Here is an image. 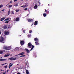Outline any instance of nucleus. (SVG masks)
Returning <instances> with one entry per match:
<instances>
[{
  "mask_svg": "<svg viewBox=\"0 0 74 74\" xmlns=\"http://www.w3.org/2000/svg\"><path fill=\"white\" fill-rule=\"evenodd\" d=\"M12 3V1H11L10 2V3Z\"/></svg>",
  "mask_w": 74,
  "mask_h": 74,
  "instance_id": "39",
  "label": "nucleus"
},
{
  "mask_svg": "<svg viewBox=\"0 0 74 74\" xmlns=\"http://www.w3.org/2000/svg\"><path fill=\"white\" fill-rule=\"evenodd\" d=\"M4 52L3 51H0V54H3V53Z\"/></svg>",
  "mask_w": 74,
  "mask_h": 74,
  "instance_id": "20",
  "label": "nucleus"
},
{
  "mask_svg": "<svg viewBox=\"0 0 74 74\" xmlns=\"http://www.w3.org/2000/svg\"><path fill=\"white\" fill-rule=\"evenodd\" d=\"M12 7V5H9V8H11Z\"/></svg>",
  "mask_w": 74,
  "mask_h": 74,
  "instance_id": "25",
  "label": "nucleus"
},
{
  "mask_svg": "<svg viewBox=\"0 0 74 74\" xmlns=\"http://www.w3.org/2000/svg\"><path fill=\"white\" fill-rule=\"evenodd\" d=\"M29 33H32V30L29 31Z\"/></svg>",
  "mask_w": 74,
  "mask_h": 74,
  "instance_id": "30",
  "label": "nucleus"
},
{
  "mask_svg": "<svg viewBox=\"0 0 74 74\" xmlns=\"http://www.w3.org/2000/svg\"><path fill=\"white\" fill-rule=\"evenodd\" d=\"M11 63H10V64H9V66H10V67H12V65H13V64H12Z\"/></svg>",
  "mask_w": 74,
  "mask_h": 74,
  "instance_id": "16",
  "label": "nucleus"
},
{
  "mask_svg": "<svg viewBox=\"0 0 74 74\" xmlns=\"http://www.w3.org/2000/svg\"><path fill=\"white\" fill-rule=\"evenodd\" d=\"M10 66H9V69H10Z\"/></svg>",
  "mask_w": 74,
  "mask_h": 74,
  "instance_id": "46",
  "label": "nucleus"
},
{
  "mask_svg": "<svg viewBox=\"0 0 74 74\" xmlns=\"http://www.w3.org/2000/svg\"><path fill=\"white\" fill-rule=\"evenodd\" d=\"M4 41V39L3 37H2L1 38V39L0 40V42H3V41Z\"/></svg>",
  "mask_w": 74,
  "mask_h": 74,
  "instance_id": "6",
  "label": "nucleus"
},
{
  "mask_svg": "<svg viewBox=\"0 0 74 74\" xmlns=\"http://www.w3.org/2000/svg\"><path fill=\"white\" fill-rule=\"evenodd\" d=\"M4 49H6V50H10L11 49V46H9L8 47H5L3 48Z\"/></svg>",
  "mask_w": 74,
  "mask_h": 74,
  "instance_id": "2",
  "label": "nucleus"
},
{
  "mask_svg": "<svg viewBox=\"0 0 74 74\" xmlns=\"http://www.w3.org/2000/svg\"><path fill=\"white\" fill-rule=\"evenodd\" d=\"M38 24V21H36L34 23V25H37Z\"/></svg>",
  "mask_w": 74,
  "mask_h": 74,
  "instance_id": "15",
  "label": "nucleus"
},
{
  "mask_svg": "<svg viewBox=\"0 0 74 74\" xmlns=\"http://www.w3.org/2000/svg\"><path fill=\"white\" fill-rule=\"evenodd\" d=\"M16 12H18L19 11V10H16Z\"/></svg>",
  "mask_w": 74,
  "mask_h": 74,
  "instance_id": "34",
  "label": "nucleus"
},
{
  "mask_svg": "<svg viewBox=\"0 0 74 74\" xmlns=\"http://www.w3.org/2000/svg\"><path fill=\"white\" fill-rule=\"evenodd\" d=\"M37 5H35L34 6V8L35 9H37Z\"/></svg>",
  "mask_w": 74,
  "mask_h": 74,
  "instance_id": "19",
  "label": "nucleus"
},
{
  "mask_svg": "<svg viewBox=\"0 0 74 74\" xmlns=\"http://www.w3.org/2000/svg\"><path fill=\"white\" fill-rule=\"evenodd\" d=\"M34 40L35 41H36V42H38V38H35Z\"/></svg>",
  "mask_w": 74,
  "mask_h": 74,
  "instance_id": "9",
  "label": "nucleus"
},
{
  "mask_svg": "<svg viewBox=\"0 0 74 74\" xmlns=\"http://www.w3.org/2000/svg\"><path fill=\"white\" fill-rule=\"evenodd\" d=\"M29 14H28L27 15V16H29Z\"/></svg>",
  "mask_w": 74,
  "mask_h": 74,
  "instance_id": "50",
  "label": "nucleus"
},
{
  "mask_svg": "<svg viewBox=\"0 0 74 74\" xmlns=\"http://www.w3.org/2000/svg\"><path fill=\"white\" fill-rule=\"evenodd\" d=\"M4 19H5V17H3L1 19L0 21H3L4 20Z\"/></svg>",
  "mask_w": 74,
  "mask_h": 74,
  "instance_id": "14",
  "label": "nucleus"
},
{
  "mask_svg": "<svg viewBox=\"0 0 74 74\" xmlns=\"http://www.w3.org/2000/svg\"><path fill=\"white\" fill-rule=\"evenodd\" d=\"M16 6H18V4H16Z\"/></svg>",
  "mask_w": 74,
  "mask_h": 74,
  "instance_id": "41",
  "label": "nucleus"
},
{
  "mask_svg": "<svg viewBox=\"0 0 74 74\" xmlns=\"http://www.w3.org/2000/svg\"><path fill=\"white\" fill-rule=\"evenodd\" d=\"M8 20H9V18H8L6 19H5L4 21H8Z\"/></svg>",
  "mask_w": 74,
  "mask_h": 74,
  "instance_id": "27",
  "label": "nucleus"
},
{
  "mask_svg": "<svg viewBox=\"0 0 74 74\" xmlns=\"http://www.w3.org/2000/svg\"><path fill=\"white\" fill-rule=\"evenodd\" d=\"M4 11V9H3L1 10V11Z\"/></svg>",
  "mask_w": 74,
  "mask_h": 74,
  "instance_id": "42",
  "label": "nucleus"
},
{
  "mask_svg": "<svg viewBox=\"0 0 74 74\" xmlns=\"http://www.w3.org/2000/svg\"><path fill=\"white\" fill-rule=\"evenodd\" d=\"M5 23H8V21H5Z\"/></svg>",
  "mask_w": 74,
  "mask_h": 74,
  "instance_id": "35",
  "label": "nucleus"
},
{
  "mask_svg": "<svg viewBox=\"0 0 74 74\" xmlns=\"http://www.w3.org/2000/svg\"><path fill=\"white\" fill-rule=\"evenodd\" d=\"M19 17H17L16 18V21H19Z\"/></svg>",
  "mask_w": 74,
  "mask_h": 74,
  "instance_id": "17",
  "label": "nucleus"
},
{
  "mask_svg": "<svg viewBox=\"0 0 74 74\" xmlns=\"http://www.w3.org/2000/svg\"><path fill=\"white\" fill-rule=\"evenodd\" d=\"M28 47H31L32 46V47L31 49L29 51H31L33 50V48H34V46L32 45V44H31L30 43H28Z\"/></svg>",
  "mask_w": 74,
  "mask_h": 74,
  "instance_id": "1",
  "label": "nucleus"
},
{
  "mask_svg": "<svg viewBox=\"0 0 74 74\" xmlns=\"http://www.w3.org/2000/svg\"><path fill=\"white\" fill-rule=\"evenodd\" d=\"M28 36L29 37H30V35H28Z\"/></svg>",
  "mask_w": 74,
  "mask_h": 74,
  "instance_id": "38",
  "label": "nucleus"
},
{
  "mask_svg": "<svg viewBox=\"0 0 74 74\" xmlns=\"http://www.w3.org/2000/svg\"><path fill=\"white\" fill-rule=\"evenodd\" d=\"M9 4H10V3H8L7 5H6V6H7V5H9Z\"/></svg>",
  "mask_w": 74,
  "mask_h": 74,
  "instance_id": "44",
  "label": "nucleus"
},
{
  "mask_svg": "<svg viewBox=\"0 0 74 74\" xmlns=\"http://www.w3.org/2000/svg\"><path fill=\"white\" fill-rule=\"evenodd\" d=\"M48 6H49V4H48Z\"/></svg>",
  "mask_w": 74,
  "mask_h": 74,
  "instance_id": "49",
  "label": "nucleus"
},
{
  "mask_svg": "<svg viewBox=\"0 0 74 74\" xmlns=\"http://www.w3.org/2000/svg\"><path fill=\"white\" fill-rule=\"evenodd\" d=\"M43 15L44 17H45L46 16H47V14L46 13H44L43 14Z\"/></svg>",
  "mask_w": 74,
  "mask_h": 74,
  "instance_id": "21",
  "label": "nucleus"
},
{
  "mask_svg": "<svg viewBox=\"0 0 74 74\" xmlns=\"http://www.w3.org/2000/svg\"><path fill=\"white\" fill-rule=\"evenodd\" d=\"M49 12L48 11H47V10H45V12Z\"/></svg>",
  "mask_w": 74,
  "mask_h": 74,
  "instance_id": "31",
  "label": "nucleus"
},
{
  "mask_svg": "<svg viewBox=\"0 0 74 74\" xmlns=\"http://www.w3.org/2000/svg\"><path fill=\"white\" fill-rule=\"evenodd\" d=\"M25 50L27 52V53H30V51H29V50L27 49H25Z\"/></svg>",
  "mask_w": 74,
  "mask_h": 74,
  "instance_id": "10",
  "label": "nucleus"
},
{
  "mask_svg": "<svg viewBox=\"0 0 74 74\" xmlns=\"http://www.w3.org/2000/svg\"><path fill=\"white\" fill-rule=\"evenodd\" d=\"M1 32L0 31V34H1Z\"/></svg>",
  "mask_w": 74,
  "mask_h": 74,
  "instance_id": "45",
  "label": "nucleus"
},
{
  "mask_svg": "<svg viewBox=\"0 0 74 74\" xmlns=\"http://www.w3.org/2000/svg\"><path fill=\"white\" fill-rule=\"evenodd\" d=\"M11 14H14V12L13 11H12V13H11Z\"/></svg>",
  "mask_w": 74,
  "mask_h": 74,
  "instance_id": "33",
  "label": "nucleus"
},
{
  "mask_svg": "<svg viewBox=\"0 0 74 74\" xmlns=\"http://www.w3.org/2000/svg\"><path fill=\"white\" fill-rule=\"evenodd\" d=\"M4 64H2V66H3V65H4Z\"/></svg>",
  "mask_w": 74,
  "mask_h": 74,
  "instance_id": "48",
  "label": "nucleus"
},
{
  "mask_svg": "<svg viewBox=\"0 0 74 74\" xmlns=\"http://www.w3.org/2000/svg\"><path fill=\"white\" fill-rule=\"evenodd\" d=\"M12 27V26L11 25H9L8 27V28H11Z\"/></svg>",
  "mask_w": 74,
  "mask_h": 74,
  "instance_id": "29",
  "label": "nucleus"
},
{
  "mask_svg": "<svg viewBox=\"0 0 74 74\" xmlns=\"http://www.w3.org/2000/svg\"><path fill=\"white\" fill-rule=\"evenodd\" d=\"M15 50L16 51H19V49L18 48H15Z\"/></svg>",
  "mask_w": 74,
  "mask_h": 74,
  "instance_id": "18",
  "label": "nucleus"
},
{
  "mask_svg": "<svg viewBox=\"0 0 74 74\" xmlns=\"http://www.w3.org/2000/svg\"><path fill=\"white\" fill-rule=\"evenodd\" d=\"M25 31H26L25 30H23V32L24 33H25Z\"/></svg>",
  "mask_w": 74,
  "mask_h": 74,
  "instance_id": "36",
  "label": "nucleus"
},
{
  "mask_svg": "<svg viewBox=\"0 0 74 74\" xmlns=\"http://www.w3.org/2000/svg\"><path fill=\"white\" fill-rule=\"evenodd\" d=\"M3 7V5L1 4L0 5V8H2Z\"/></svg>",
  "mask_w": 74,
  "mask_h": 74,
  "instance_id": "23",
  "label": "nucleus"
},
{
  "mask_svg": "<svg viewBox=\"0 0 74 74\" xmlns=\"http://www.w3.org/2000/svg\"><path fill=\"white\" fill-rule=\"evenodd\" d=\"M24 54H25V53L24 52H22L21 53H20L18 55H24Z\"/></svg>",
  "mask_w": 74,
  "mask_h": 74,
  "instance_id": "11",
  "label": "nucleus"
},
{
  "mask_svg": "<svg viewBox=\"0 0 74 74\" xmlns=\"http://www.w3.org/2000/svg\"><path fill=\"white\" fill-rule=\"evenodd\" d=\"M26 73L27 74H29V71L28 70H26Z\"/></svg>",
  "mask_w": 74,
  "mask_h": 74,
  "instance_id": "22",
  "label": "nucleus"
},
{
  "mask_svg": "<svg viewBox=\"0 0 74 74\" xmlns=\"http://www.w3.org/2000/svg\"><path fill=\"white\" fill-rule=\"evenodd\" d=\"M3 74H5V73H3Z\"/></svg>",
  "mask_w": 74,
  "mask_h": 74,
  "instance_id": "47",
  "label": "nucleus"
},
{
  "mask_svg": "<svg viewBox=\"0 0 74 74\" xmlns=\"http://www.w3.org/2000/svg\"><path fill=\"white\" fill-rule=\"evenodd\" d=\"M35 44H36V45H39V43H38V42H35Z\"/></svg>",
  "mask_w": 74,
  "mask_h": 74,
  "instance_id": "24",
  "label": "nucleus"
},
{
  "mask_svg": "<svg viewBox=\"0 0 74 74\" xmlns=\"http://www.w3.org/2000/svg\"><path fill=\"white\" fill-rule=\"evenodd\" d=\"M6 64V63H5V64Z\"/></svg>",
  "mask_w": 74,
  "mask_h": 74,
  "instance_id": "53",
  "label": "nucleus"
},
{
  "mask_svg": "<svg viewBox=\"0 0 74 74\" xmlns=\"http://www.w3.org/2000/svg\"><path fill=\"white\" fill-rule=\"evenodd\" d=\"M18 64L17 65V66H18Z\"/></svg>",
  "mask_w": 74,
  "mask_h": 74,
  "instance_id": "55",
  "label": "nucleus"
},
{
  "mask_svg": "<svg viewBox=\"0 0 74 74\" xmlns=\"http://www.w3.org/2000/svg\"><path fill=\"white\" fill-rule=\"evenodd\" d=\"M28 21L29 22H33V19L29 18L28 19Z\"/></svg>",
  "mask_w": 74,
  "mask_h": 74,
  "instance_id": "7",
  "label": "nucleus"
},
{
  "mask_svg": "<svg viewBox=\"0 0 74 74\" xmlns=\"http://www.w3.org/2000/svg\"><path fill=\"white\" fill-rule=\"evenodd\" d=\"M25 10H27V8H25Z\"/></svg>",
  "mask_w": 74,
  "mask_h": 74,
  "instance_id": "40",
  "label": "nucleus"
},
{
  "mask_svg": "<svg viewBox=\"0 0 74 74\" xmlns=\"http://www.w3.org/2000/svg\"><path fill=\"white\" fill-rule=\"evenodd\" d=\"M27 7L26 5H23L21 6V7Z\"/></svg>",
  "mask_w": 74,
  "mask_h": 74,
  "instance_id": "28",
  "label": "nucleus"
},
{
  "mask_svg": "<svg viewBox=\"0 0 74 74\" xmlns=\"http://www.w3.org/2000/svg\"><path fill=\"white\" fill-rule=\"evenodd\" d=\"M17 74H20V73H18Z\"/></svg>",
  "mask_w": 74,
  "mask_h": 74,
  "instance_id": "43",
  "label": "nucleus"
},
{
  "mask_svg": "<svg viewBox=\"0 0 74 74\" xmlns=\"http://www.w3.org/2000/svg\"><path fill=\"white\" fill-rule=\"evenodd\" d=\"M7 72H8V70L7 71Z\"/></svg>",
  "mask_w": 74,
  "mask_h": 74,
  "instance_id": "51",
  "label": "nucleus"
},
{
  "mask_svg": "<svg viewBox=\"0 0 74 74\" xmlns=\"http://www.w3.org/2000/svg\"><path fill=\"white\" fill-rule=\"evenodd\" d=\"M25 55H24L23 56H20V57H25Z\"/></svg>",
  "mask_w": 74,
  "mask_h": 74,
  "instance_id": "32",
  "label": "nucleus"
},
{
  "mask_svg": "<svg viewBox=\"0 0 74 74\" xmlns=\"http://www.w3.org/2000/svg\"><path fill=\"white\" fill-rule=\"evenodd\" d=\"M4 67L5 68V69H6V68H7V66H4Z\"/></svg>",
  "mask_w": 74,
  "mask_h": 74,
  "instance_id": "37",
  "label": "nucleus"
},
{
  "mask_svg": "<svg viewBox=\"0 0 74 74\" xmlns=\"http://www.w3.org/2000/svg\"><path fill=\"white\" fill-rule=\"evenodd\" d=\"M4 33L5 35H9L10 34V32L8 31H5Z\"/></svg>",
  "mask_w": 74,
  "mask_h": 74,
  "instance_id": "5",
  "label": "nucleus"
},
{
  "mask_svg": "<svg viewBox=\"0 0 74 74\" xmlns=\"http://www.w3.org/2000/svg\"><path fill=\"white\" fill-rule=\"evenodd\" d=\"M7 60V59H0V62H2L3 61H5Z\"/></svg>",
  "mask_w": 74,
  "mask_h": 74,
  "instance_id": "8",
  "label": "nucleus"
},
{
  "mask_svg": "<svg viewBox=\"0 0 74 74\" xmlns=\"http://www.w3.org/2000/svg\"><path fill=\"white\" fill-rule=\"evenodd\" d=\"M18 56V55H16L15 56Z\"/></svg>",
  "mask_w": 74,
  "mask_h": 74,
  "instance_id": "52",
  "label": "nucleus"
},
{
  "mask_svg": "<svg viewBox=\"0 0 74 74\" xmlns=\"http://www.w3.org/2000/svg\"><path fill=\"white\" fill-rule=\"evenodd\" d=\"M9 59H10L11 60H15L16 59V57L15 58H13V57H11L9 58Z\"/></svg>",
  "mask_w": 74,
  "mask_h": 74,
  "instance_id": "4",
  "label": "nucleus"
},
{
  "mask_svg": "<svg viewBox=\"0 0 74 74\" xmlns=\"http://www.w3.org/2000/svg\"><path fill=\"white\" fill-rule=\"evenodd\" d=\"M7 26L6 25H4L3 27V29H7Z\"/></svg>",
  "mask_w": 74,
  "mask_h": 74,
  "instance_id": "12",
  "label": "nucleus"
},
{
  "mask_svg": "<svg viewBox=\"0 0 74 74\" xmlns=\"http://www.w3.org/2000/svg\"><path fill=\"white\" fill-rule=\"evenodd\" d=\"M8 56H10L9 54H6L4 56V57H8Z\"/></svg>",
  "mask_w": 74,
  "mask_h": 74,
  "instance_id": "13",
  "label": "nucleus"
},
{
  "mask_svg": "<svg viewBox=\"0 0 74 74\" xmlns=\"http://www.w3.org/2000/svg\"><path fill=\"white\" fill-rule=\"evenodd\" d=\"M20 44L21 45H23L25 44V41H23V40H21Z\"/></svg>",
  "mask_w": 74,
  "mask_h": 74,
  "instance_id": "3",
  "label": "nucleus"
},
{
  "mask_svg": "<svg viewBox=\"0 0 74 74\" xmlns=\"http://www.w3.org/2000/svg\"><path fill=\"white\" fill-rule=\"evenodd\" d=\"M10 9H9V11H8V15H10Z\"/></svg>",
  "mask_w": 74,
  "mask_h": 74,
  "instance_id": "26",
  "label": "nucleus"
},
{
  "mask_svg": "<svg viewBox=\"0 0 74 74\" xmlns=\"http://www.w3.org/2000/svg\"><path fill=\"white\" fill-rule=\"evenodd\" d=\"M1 58H2V57H1Z\"/></svg>",
  "mask_w": 74,
  "mask_h": 74,
  "instance_id": "57",
  "label": "nucleus"
},
{
  "mask_svg": "<svg viewBox=\"0 0 74 74\" xmlns=\"http://www.w3.org/2000/svg\"><path fill=\"white\" fill-rule=\"evenodd\" d=\"M21 0V1H23V0Z\"/></svg>",
  "mask_w": 74,
  "mask_h": 74,
  "instance_id": "54",
  "label": "nucleus"
},
{
  "mask_svg": "<svg viewBox=\"0 0 74 74\" xmlns=\"http://www.w3.org/2000/svg\"><path fill=\"white\" fill-rule=\"evenodd\" d=\"M8 22H10V20H9V21H8Z\"/></svg>",
  "mask_w": 74,
  "mask_h": 74,
  "instance_id": "56",
  "label": "nucleus"
}]
</instances>
